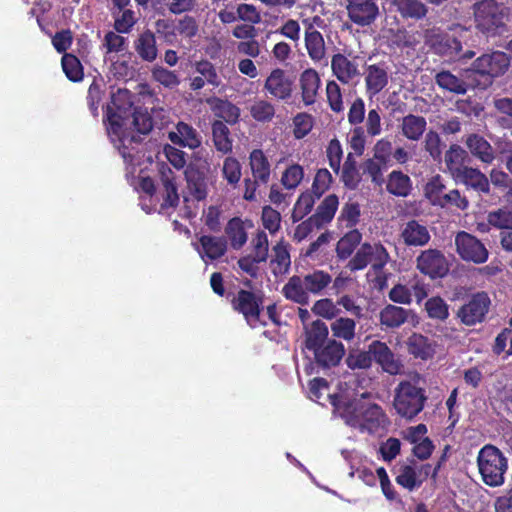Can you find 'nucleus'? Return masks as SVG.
<instances>
[{
	"label": "nucleus",
	"instance_id": "1a4fd4ad",
	"mask_svg": "<svg viewBox=\"0 0 512 512\" xmlns=\"http://www.w3.org/2000/svg\"><path fill=\"white\" fill-rule=\"evenodd\" d=\"M491 303L487 292H476L468 298L467 302L460 306L456 312V318L465 326L480 324L486 320Z\"/></svg>",
	"mask_w": 512,
	"mask_h": 512
},
{
	"label": "nucleus",
	"instance_id": "a878e982",
	"mask_svg": "<svg viewBox=\"0 0 512 512\" xmlns=\"http://www.w3.org/2000/svg\"><path fill=\"white\" fill-rule=\"evenodd\" d=\"M168 138L173 144L190 149H195L201 144L197 131L185 122H178L175 131L168 133Z\"/></svg>",
	"mask_w": 512,
	"mask_h": 512
},
{
	"label": "nucleus",
	"instance_id": "473e14b6",
	"mask_svg": "<svg viewBox=\"0 0 512 512\" xmlns=\"http://www.w3.org/2000/svg\"><path fill=\"white\" fill-rule=\"evenodd\" d=\"M270 266L273 275L276 277L283 276L289 272L291 258L287 244L279 242L273 247V256L270 261Z\"/></svg>",
	"mask_w": 512,
	"mask_h": 512
},
{
	"label": "nucleus",
	"instance_id": "e2e57ef3",
	"mask_svg": "<svg viewBox=\"0 0 512 512\" xmlns=\"http://www.w3.org/2000/svg\"><path fill=\"white\" fill-rule=\"evenodd\" d=\"M195 70L206 80L208 84L215 87L220 85L221 80L211 62L207 60L199 61L195 64Z\"/></svg>",
	"mask_w": 512,
	"mask_h": 512
},
{
	"label": "nucleus",
	"instance_id": "72a5a7b5",
	"mask_svg": "<svg viewBox=\"0 0 512 512\" xmlns=\"http://www.w3.org/2000/svg\"><path fill=\"white\" fill-rule=\"evenodd\" d=\"M391 4L403 18L420 20L428 13L427 6L420 0H392Z\"/></svg>",
	"mask_w": 512,
	"mask_h": 512
},
{
	"label": "nucleus",
	"instance_id": "f257e3e1",
	"mask_svg": "<svg viewBox=\"0 0 512 512\" xmlns=\"http://www.w3.org/2000/svg\"><path fill=\"white\" fill-rule=\"evenodd\" d=\"M304 348L312 353L313 363L323 371L337 367L345 356L343 343L329 338L328 326L319 319L305 326Z\"/></svg>",
	"mask_w": 512,
	"mask_h": 512
},
{
	"label": "nucleus",
	"instance_id": "c03bdc74",
	"mask_svg": "<svg viewBox=\"0 0 512 512\" xmlns=\"http://www.w3.org/2000/svg\"><path fill=\"white\" fill-rule=\"evenodd\" d=\"M395 480L398 485L409 491L419 488L424 482V479L418 478L416 469L411 465L402 466Z\"/></svg>",
	"mask_w": 512,
	"mask_h": 512
},
{
	"label": "nucleus",
	"instance_id": "9d476101",
	"mask_svg": "<svg viewBox=\"0 0 512 512\" xmlns=\"http://www.w3.org/2000/svg\"><path fill=\"white\" fill-rule=\"evenodd\" d=\"M172 166L181 170L184 169L185 180L189 196L196 201H203L208 196L207 169L200 166L201 162H169Z\"/></svg>",
	"mask_w": 512,
	"mask_h": 512
},
{
	"label": "nucleus",
	"instance_id": "864d4df0",
	"mask_svg": "<svg viewBox=\"0 0 512 512\" xmlns=\"http://www.w3.org/2000/svg\"><path fill=\"white\" fill-rule=\"evenodd\" d=\"M215 114L229 124H234L240 116V109L229 101L219 100L215 106Z\"/></svg>",
	"mask_w": 512,
	"mask_h": 512
},
{
	"label": "nucleus",
	"instance_id": "b1692460",
	"mask_svg": "<svg viewBox=\"0 0 512 512\" xmlns=\"http://www.w3.org/2000/svg\"><path fill=\"white\" fill-rule=\"evenodd\" d=\"M359 420L360 425L356 429H359L361 432L375 433L385 424L387 418L380 405L365 403Z\"/></svg>",
	"mask_w": 512,
	"mask_h": 512
},
{
	"label": "nucleus",
	"instance_id": "8fccbe9b",
	"mask_svg": "<svg viewBox=\"0 0 512 512\" xmlns=\"http://www.w3.org/2000/svg\"><path fill=\"white\" fill-rule=\"evenodd\" d=\"M325 92L330 109L335 113L343 112L344 102L339 84L335 80L327 81Z\"/></svg>",
	"mask_w": 512,
	"mask_h": 512
},
{
	"label": "nucleus",
	"instance_id": "a211bd4d",
	"mask_svg": "<svg viewBox=\"0 0 512 512\" xmlns=\"http://www.w3.org/2000/svg\"><path fill=\"white\" fill-rule=\"evenodd\" d=\"M264 89L277 100H287L292 96L293 81L283 69L276 68L266 78Z\"/></svg>",
	"mask_w": 512,
	"mask_h": 512
},
{
	"label": "nucleus",
	"instance_id": "de8ad7c7",
	"mask_svg": "<svg viewBox=\"0 0 512 512\" xmlns=\"http://www.w3.org/2000/svg\"><path fill=\"white\" fill-rule=\"evenodd\" d=\"M62 69L67 78L73 82L82 80L83 67L79 59L70 53H65L61 60Z\"/></svg>",
	"mask_w": 512,
	"mask_h": 512
},
{
	"label": "nucleus",
	"instance_id": "58836bf2",
	"mask_svg": "<svg viewBox=\"0 0 512 512\" xmlns=\"http://www.w3.org/2000/svg\"><path fill=\"white\" fill-rule=\"evenodd\" d=\"M230 131L222 121H215L212 124V137L217 151L227 154L232 150V140L229 137Z\"/></svg>",
	"mask_w": 512,
	"mask_h": 512
},
{
	"label": "nucleus",
	"instance_id": "a19ab883",
	"mask_svg": "<svg viewBox=\"0 0 512 512\" xmlns=\"http://www.w3.org/2000/svg\"><path fill=\"white\" fill-rule=\"evenodd\" d=\"M251 117L257 122L267 123L275 116L274 105L265 99H255L249 107Z\"/></svg>",
	"mask_w": 512,
	"mask_h": 512
},
{
	"label": "nucleus",
	"instance_id": "f03ea898",
	"mask_svg": "<svg viewBox=\"0 0 512 512\" xmlns=\"http://www.w3.org/2000/svg\"><path fill=\"white\" fill-rule=\"evenodd\" d=\"M332 283V275L327 271L314 269L304 275H293L282 287L285 299L301 306L310 302V295L322 296Z\"/></svg>",
	"mask_w": 512,
	"mask_h": 512
},
{
	"label": "nucleus",
	"instance_id": "6e6552de",
	"mask_svg": "<svg viewBox=\"0 0 512 512\" xmlns=\"http://www.w3.org/2000/svg\"><path fill=\"white\" fill-rule=\"evenodd\" d=\"M390 260V255L381 243L364 242L349 259L345 268L350 272L364 270L371 265L375 273L381 272Z\"/></svg>",
	"mask_w": 512,
	"mask_h": 512
},
{
	"label": "nucleus",
	"instance_id": "13d9d810",
	"mask_svg": "<svg viewBox=\"0 0 512 512\" xmlns=\"http://www.w3.org/2000/svg\"><path fill=\"white\" fill-rule=\"evenodd\" d=\"M341 180L347 188H357L361 181V173L360 169L356 167V162H344L342 167Z\"/></svg>",
	"mask_w": 512,
	"mask_h": 512
},
{
	"label": "nucleus",
	"instance_id": "7c9ffc66",
	"mask_svg": "<svg viewBox=\"0 0 512 512\" xmlns=\"http://www.w3.org/2000/svg\"><path fill=\"white\" fill-rule=\"evenodd\" d=\"M427 122L423 116L408 114L400 123V130L404 137L412 141H418L426 130Z\"/></svg>",
	"mask_w": 512,
	"mask_h": 512
},
{
	"label": "nucleus",
	"instance_id": "603ef678",
	"mask_svg": "<svg viewBox=\"0 0 512 512\" xmlns=\"http://www.w3.org/2000/svg\"><path fill=\"white\" fill-rule=\"evenodd\" d=\"M361 216L360 205L358 202L348 201L341 208L339 221L345 222V226L350 229L358 224Z\"/></svg>",
	"mask_w": 512,
	"mask_h": 512
},
{
	"label": "nucleus",
	"instance_id": "4468645a",
	"mask_svg": "<svg viewBox=\"0 0 512 512\" xmlns=\"http://www.w3.org/2000/svg\"><path fill=\"white\" fill-rule=\"evenodd\" d=\"M369 396V393L365 392L361 398L344 399L341 395L334 394L330 396V403L348 426L357 428L360 425L359 419L366 403L363 398Z\"/></svg>",
	"mask_w": 512,
	"mask_h": 512
},
{
	"label": "nucleus",
	"instance_id": "20e7f679",
	"mask_svg": "<svg viewBox=\"0 0 512 512\" xmlns=\"http://www.w3.org/2000/svg\"><path fill=\"white\" fill-rule=\"evenodd\" d=\"M421 378L416 373L413 380H402L394 390L393 407L401 418L414 420L425 408L428 395L424 387L417 386Z\"/></svg>",
	"mask_w": 512,
	"mask_h": 512
},
{
	"label": "nucleus",
	"instance_id": "9b49d317",
	"mask_svg": "<svg viewBox=\"0 0 512 512\" xmlns=\"http://www.w3.org/2000/svg\"><path fill=\"white\" fill-rule=\"evenodd\" d=\"M510 65V59L506 53L494 51L486 53L474 60L468 71L485 77L486 85L491 84L496 77L503 75Z\"/></svg>",
	"mask_w": 512,
	"mask_h": 512
},
{
	"label": "nucleus",
	"instance_id": "2f4dec72",
	"mask_svg": "<svg viewBox=\"0 0 512 512\" xmlns=\"http://www.w3.org/2000/svg\"><path fill=\"white\" fill-rule=\"evenodd\" d=\"M435 83L441 89L457 95H464L468 90L466 81L449 70L438 72L435 75Z\"/></svg>",
	"mask_w": 512,
	"mask_h": 512
},
{
	"label": "nucleus",
	"instance_id": "2eb2a0df",
	"mask_svg": "<svg viewBox=\"0 0 512 512\" xmlns=\"http://www.w3.org/2000/svg\"><path fill=\"white\" fill-rule=\"evenodd\" d=\"M372 361H375L384 372L390 375H398L403 369L401 360L394 354L390 347L380 340H374L369 344Z\"/></svg>",
	"mask_w": 512,
	"mask_h": 512
},
{
	"label": "nucleus",
	"instance_id": "7ed1b4c3",
	"mask_svg": "<svg viewBox=\"0 0 512 512\" xmlns=\"http://www.w3.org/2000/svg\"><path fill=\"white\" fill-rule=\"evenodd\" d=\"M453 34L439 33L436 30H427L425 33V43L437 55L449 59L458 60L462 63L474 58L476 53L468 49L463 52V40L470 30L460 24L450 28Z\"/></svg>",
	"mask_w": 512,
	"mask_h": 512
},
{
	"label": "nucleus",
	"instance_id": "5701e85b",
	"mask_svg": "<svg viewBox=\"0 0 512 512\" xmlns=\"http://www.w3.org/2000/svg\"><path fill=\"white\" fill-rule=\"evenodd\" d=\"M400 236L403 243L409 247L425 246L431 239L428 228L415 219L409 220L404 225Z\"/></svg>",
	"mask_w": 512,
	"mask_h": 512
},
{
	"label": "nucleus",
	"instance_id": "4d7b16f0",
	"mask_svg": "<svg viewBox=\"0 0 512 512\" xmlns=\"http://www.w3.org/2000/svg\"><path fill=\"white\" fill-rule=\"evenodd\" d=\"M315 315L321 316L325 319L335 318L340 310L330 298H321L317 300L311 308Z\"/></svg>",
	"mask_w": 512,
	"mask_h": 512
},
{
	"label": "nucleus",
	"instance_id": "0eeeda50",
	"mask_svg": "<svg viewBox=\"0 0 512 512\" xmlns=\"http://www.w3.org/2000/svg\"><path fill=\"white\" fill-rule=\"evenodd\" d=\"M227 299L232 310L242 315L249 326H256L264 309L262 291L240 288L236 293L229 292Z\"/></svg>",
	"mask_w": 512,
	"mask_h": 512
},
{
	"label": "nucleus",
	"instance_id": "6e6d98bb",
	"mask_svg": "<svg viewBox=\"0 0 512 512\" xmlns=\"http://www.w3.org/2000/svg\"><path fill=\"white\" fill-rule=\"evenodd\" d=\"M372 353L370 349L367 351L350 352L346 358L347 366L352 369H368L372 366Z\"/></svg>",
	"mask_w": 512,
	"mask_h": 512
},
{
	"label": "nucleus",
	"instance_id": "dca6fc26",
	"mask_svg": "<svg viewBox=\"0 0 512 512\" xmlns=\"http://www.w3.org/2000/svg\"><path fill=\"white\" fill-rule=\"evenodd\" d=\"M349 19L356 25L369 26L379 16L377 0H347Z\"/></svg>",
	"mask_w": 512,
	"mask_h": 512
},
{
	"label": "nucleus",
	"instance_id": "cd10ccee",
	"mask_svg": "<svg viewBox=\"0 0 512 512\" xmlns=\"http://www.w3.org/2000/svg\"><path fill=\"white\" fill-rule=\"evenodd\" d=\"M366 92L370 97L382 91L388 84V72L380 64L369 65L365 75Z\"/></svg>",
	"mask_w": 512,
	"mask_h": 512
},
{
	"label": "nucleus",
	"instance_id": "37998d69",
	"mask_svg": "<svg viewBox=\"0 0 512 512\" xmlns=\"http://www.w3.org/2000/svg\"><path fill=\"white\" fill-rule=\"evenodd\" d=\"M356 323L353 319L347 317L337 318L331 324V331L333 338L351 341L355 337Z\"/></svg>",
	"mask_w": 512,
	"mask_h": 512
},
{
	"label": "nucleus",
	"instance_id": "4c0bfd02",
	"mask_svg": "<svg viewBox=\"0 0 512 512\" xmlns=\"http://www.w3.org/2000/svg\"><path fill=\"white\" fill-rule=\"evenodd\" d=\"M466 146L471 154L480 160H492L494 158L493 148L489 142L477 134L468 136Z\"/></svg>",
	"mask_w": 512,
	"mask_h": 512
},
{
	"label": "nucleus",
	"instance_id": "39448f33",
	"mask_svg": "<svg viewBox=\"0 0 512 512\" xmlns=\"http://www.w3.org/2000/svg\"><path fill=\"white\" fill-rule=\"evenodd\" d=\"M472 11L475 28L485 37H495L506 31L509 10L496 0L477 1Z\"/></svg>",
	"mask_w": 512,
	"mask_h": 512
},
{
	"label": "nucleus",
	"instance_id": "79ce46f5",
	"mask_svg": "<svg viewBox=\"0 0 512 512\" xmlns=\"http://www.w3.org/2000/svg\"><path fill=\"white\" fill-rule=\"evenodd\" d=\"M387 190L395 196H408L411 191L410 178L402 172L393 171L387 182Z\"/></svg>",
	"mask_w": 512,
	"mask_h": 512
},
{
	"label": "nucleus",
	"instance_id": "774afa93",
	"mask_svg": "<svg viewBox=\"0 0 512 512\" xmlns=\"http://www.w3.org/2000/svg\"><path fill=\"white\" fill-rule=\"evenodd\" d=\"M251 165L254 182L260 185H267L270 180L271 169L269 162H249Z\"/></svg>",
	"mask_w": 512,
	"mask_h": 512
},
{
	"label": "nucleus",
	"instance_id": "ddd939ff",
	"mask_svg": "<svg viewBox=\"0 0 512 512\" xmlns=\"http://www.w3.org/2000/svg\"><path fill=\"white\" fill-rule=\"evenodd\" d=\"M416 268L432 280L441 279L449 273V262L442 251L427 249L416 258Z\"/></svg>",
	"mask_w": 512,
	"mask_h": 512
},
{
	"label": "nucleus",
	"instance_id": "e433bc0d",
	"mask_svg": "<svg viewBox=\"0 0 512 512\" xmlns=\"http://www.w3.org/2000/svg\"><path fill=\"white\" fill-rule=\"evenodd\" d=\"M339 206V199L335 194L326 196L312 215L314 219L323 227L332 221Z\"/></svg>",
	"mask_w": 512,
	"mask_h": 512
},
{
	"label": "nucleus",
	"instance_id": "f8f14e48",
	"mask_svg": "<svg viewBox=\"0 0 512 512\" xmlns=\"http://www.w3.org/2000/svg\"><path fill=\"white\" fill-rule=\"evenodd\" d=\"M456 252L460 258L474 264H482L488 260L489 251L474 235L460 231L455 236Z\"/></svg>",
	"mask_w": 512,
	"mask_h": 512
},
{
	"label": "nucleus",
	"instance_id": "aec40b11",
	"mask_svg": "<svg viewBox=\"0 0 512 512\" xmlns=\"http://www.w3.org/2000/svg\"><path fill=\"white\" fill-rule=\"evenodd\" d=\"M160 180L163 185L162 208L177 207L179 204L178 188L175 181L174 172L168 166L167 162H157Z\"/></svg>",
	"mask_w": 512,
	"mask_h": 512
},
{
	"label": "nucleus",
	"instance_id": "412c9836",
	"mask_svg": "<svg viewBox=\"0 0 512 512\" xmlns=\"http://www.w3.org/2000/svg\"><path fill=\"white\" fill-rule=\"evenodd\" d=\"M133 48L137 56L145 62L152 63L158 57V47L155 33L150 29H144L133 41Z\"/></svg>",
	"mask_w": 512,
	"mask_h": 512
},
{
	"label": "nucleus",
	"instance_id": "5fc2aeb1",
	"mask_svg": "<svg viewBox=\"0 0 512 512\" xmlns=\"http://www.w3.org/2000/svg\"><path fill=\"white\" fill-rule=\"evenodd\" d=\"M152 78L166 88L173 89L180 83L178 75L162 66H155L152 71Z\"/></svg>",
	"mask_w": 512,
	"mask_h": 512
},
{
	"label": "nucleus",
	"instance_id": "6ab92c4d",
	"mask_svg": "<svg viewBox=\"0 0 512 512\" xmlns=\"http://www.w3.org/2000/svg\"><path fill=\"white\" fill-rule=\"evenodd\" d=\"M320 88L321 78L315 69L307 68L299 74L298 89L305 106H310L317 102Z\"/></svg>",
	"mask_w": 512,
	"mask_h": 512
},
{
	"label": "nucleus",
	"instance_id": "c85d7f7f",
	"mask_svg": "<svg viewBox=\"0 0 512 512\" xmlns=\"http://www.w3.org/2000/svg\"><path fill=\"white\" fill-rule=\"evenodd\" d=\"M202 250L199 251L202 258L207 257L210 260H217L225 255L227 251V240L225 237L202 235L199 238Z\"/></svg>",
	"mask_w": 512,
	"mask_h": 512
},
{
	"label": "nucleus",
	"instance_id": "338daca9",
	"mask_svg": "<svg viewBox=\"0 0 512 512\" xmlns=\"http://www.w3.org/2000/svg\"><path fill=\"white\" fill-rule=\"evenodd\" d=\"M438 205L441 207L454 206L458 209L465 210L467 209L469 202L465 196H461L457 189H454L445 193L444 196L441 197V201Z\"/></svg>",
	"mask_w": 512,
	"mask_h": 512
},
{
	"label": "nucleus",
	"instance_id": "09e8293b",
	"mask_svg": "<svg viewBox=\"0 0 512 512\" xmlns=\"http://www.w3.org/2000/svg\"><path fill=\"white\" fill-rule=\"evenodd\" d=\"M425 310L431 319L445 321L449 317V307L440 296L429 298L425 303Z\"/></svg>",
	"mask_w": 512,
	"mask_h": 512
},
{
	"label": "nucleus",
	"instance_id": "052dcab7",
	"mask_svg": "<svg viewBox=\"0 0 512 512\" xmlns=\"http://www.w3.org/2000/svg\"><path fill=\"white\" fill-rule=\"evenodd\" d=\"M303 177V168L297 163H294L285 170L281 182L287 189H294L300 184Z\"/></svg>",
	"mask_w": 512,
	"mask_h": 512
},
{
	"label": "nucleus",
	"instance_id": "f704fd0d",
	"mask_svg": "<svg viewBox=\"0 0 512 512\" xmlns=\"http://www.w3.org/2000/svg\"><path fill=\"white\" fill-rule=\"evenodd\" d=\"M225 234L230 241L233 249H241L247 242V232L244 227V222L239 217L230 219L225 227Z\"/></svg>",
	"mask_w": 512,
	"mask_h": 512
},
{
	"label": "nucleus",
	"instance_id": "bf43d9fd",
	"mask_svg": "<svg viewBox=\"0 0 512 512\" xmlns=\"http://www.w3.org/2000/svg\"><path fill=\"white\" fill-rule=\"evenodd\" d=\"M331 183V173L327 169H319L314 177L311 192L320 198L329 189Z\"/></svg>",
	"mask_w": 512,
	"mask_h": 512
},
{
	"label": "nucleus",
	"instance_id": "4be33fe9",
	"mask_svg": "<svg viewBox=\"0 0 512 512\" xmlns=\"http://www.w3.org/2000/svg\"><path fill=\"white\" fill-rule=\"evenodd\" d=\"M135 131L138 134H135L134 132H127L123 131L119 135V141L121 144L125 147L127 143H138L141 140L140 134L146 135L148 134L153 127V122L150 117V115L146 111L142 110H135L132 116V122Z\"/></svg>",
	"mask_w": 512,
	"mask_h": 512
},
{
	"label": "nucleus",
	"instance_id": "ea45409f",
	"mask_svg": "<svg viewBox=\"0 0 512 512\" xmlns=\"http://www.w3.org/2000/svg\"><path fill=\"white\" fill-rule=\"evenodd\" d=\"M111 14L114 19V30L118 33H130L138 22L136 12L131 8L112 12Z\"/></svg>",
	"mask_w": 512,
	"mask_h": 512
},
{
	"label": "nucleus",
	"instance_id": "393cba45",
	"mask_svg": "<svg viewBox=\"0 0 512 512\" xmlns=\"http://www.w3.org/2000/svg\"><path fill=\"white\" fill-rule=\"evenodd\" d=\"M406 346L410 355L423 361L432 359L435 354L434 344L420 333H412L407 339Z\"/></svg>",
	"mask_w": 512,
	"mask_h": 512
},
{
	"label": "nucleus",
	"instance_id": "c9c22d12",
	"mask_svg": "<svg viewBox=\"0 0 512 512\" xmlns=\"http://www.w3.org/2000/svg\"><path fill=\"white\" fill-rule=\"evenodd\" d=\"M408 313L402 307L389 304L380 312V323L387 328H398L407 321Z\"/></svg>",
	"mask_w": 512,
	"mask_h": 512
},
{
	"label": "nucleus",
	"instance_id": "a18cd8bd",
	"mask_svg": "<svg viewBox=\"0 0 512 512\" xmlns=\"http://www.w3.org/2000/svg\"><path fill=\"white\" fill-rule=\"evenodd\" d=\"M462 180L467 186H471L480 192L489 191V181L478 169L464 167L462 171Z\"/></svg>",
	"mask_w": 512,
	"mask_h": 512
},
{
	"label": "nucleus",
	"instance_id": "49530a36",
	"mask_svg": "<svg viewBox=\"0 0 512 512\" xmlns=\"http://www.w3.org/2000/svg\"><path fill=\"white\" fill-rule=\"evenodd\" d=\"M319 199V197H316L315 194L312 192L306 191L302 193L298 200L296 201L293 212H292V218L293 221H300L302 220L307 214H309L315 204V201Z\"/></svg>",
	"mask_w": 512,
	"mask_h": 512
},
{
	"label": "nucleus",
	"instance_id": "423d86ee",
	"mask_svg": "<svg viewBox=\"0 0 512 512\" xmlns=\"http://www.w3.org/2000/svg\"><path fill=\"white\" fill-rule=\"evenodd\" d=\"M477 464L486 485L497 487L504 483L508 464L507 459L497 447L490 444L482 447L477 456Z\"/></svg>",
	"mask_w": 512,
	"mask_h": 512
},
{
	"label": "nucleus",
	"instance_id": "f3484780",
	"mask_svg": "<svg viewBox=\"0 0 512 512\" xmlns=\"http://www.w3.org/2000/svg\"><path fill=\"white\" fill-rule=\"evenodd\" d=\"M331 71L332 75L344 85L352 84L361 75L356 58H348L342 53L332 56Z\"/></svg>",
	"mask_w": 512,
	"mask_h": 512
},
{
	"label": "nucleus",
	"instance_id": "680f3d73",
	"mask_svg": "<svg viewBox=\"0 0 512 512\" xmlns=\"http://www.w3.org/2000/svg\"><path fill=\"white\" fill-rule=\"evenodd\" d=\"M262 224L271 234L276 233L280 228L281 215L280 212L271 206H264L262 209Z\"/></svg>",
	"mask_w": 512,
	"mask_h": 512
},
{
	"label": "nucleus",
	"instance_id": "c756f323",
	"mask_svg": "<svg viewBox=\"0 0 512 512\" xmlns=\"http://www.w3.org/2000/svg\"><path fill=\"white\" fill-rule=\"evenodd\" d=\"M362 234L358 229H350L337 242L335 252L339 261H345L353 256L356 248L361 245Z\"/></svg>",
	"mask_w": 512,
	"mask_h": 512
},
{
	"label": "nucleus",
	"instance_id": "bb28decb",
	"mask_svg": "<svg viewBox=\"0 0 512 512\" xmlns=\"http://www.w3.org/2000/svg\"><path fill=\"white\" fill-rule=\"evenodd\" d=\"M305 47L310 59L321 62L326 57V45L322 34L309 24L305 30Z\"/></svg>",
	"mask_w": 512,
	"mask_h": 512
},
{
	"label": "nucleus",
	"instance_id": "69168bd1",
	"mask_svg": "<svg viewBox=\"0 0 512 512\" xmlns=\"http://www.w3.org/2000/svg\"><path fill=\"white\" fill-rule=\"evenodd\" d=\"M253 254L258 260L265 262L268 258V237L264 231H259L252 240Z\"/></svg>",
	"mask_w": 512,
	"mask_h": 512
},
{
	"label": "nucleus",
	"instance_id": "0e129e2a",
	"mask_svg": "<svg viewBox=\"0 0 512 512\" xmlns=\"http://www.w3.org/2000/svg\"><path fill=\"white\" fill-rule=\"evenodd\" d=\"M489 223L503 231L512 230V212L499 209L498 211L491 212L488 216Z\"/></svg>",
	"mask_w": 512,
	"mask_h": 512
},
{
	"label": "nucleus",
	"instance_id": "3c124183",
	"mask_svg": "<svg viewBox=\"0 0 512 512\" xmlns=\"http://www.w3.org/2000/svg\"><path fill=\"white\" fill-rule=\"evenodd\" d=\"M114 31H108L103 38L102 47L106 54L121 53L127 48V38Z\"/></svg>",
	"mask_w": 512,
	"mask_h": 512
}]
</instances>
